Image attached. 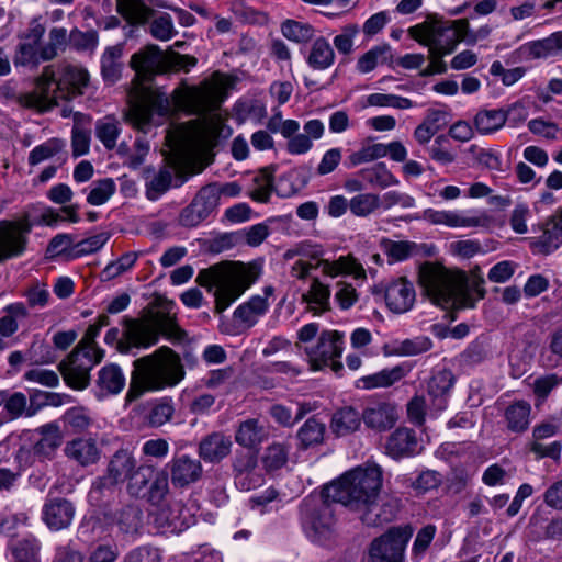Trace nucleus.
I'll list each match as a JSON object with an SVG mask.
<instances>
[{
    "mask_svg": "<svg viewBox=\"0 0 562 562\" xmlns=\"http://www.w3.org/2000/svg\"><path fill=\"white\" fill-rule=\"evenodd\" d=\"M418 282L425 295L445 310L473 308L476 301L485 295L483 278L474 280L470 288L463 272L451 271L431 262L420 266Z\"/></svg>",
    "mask_w": 562,
    "mask_h": 562,
    "instance_id": "nucleus-1",
    "label": "nucleus"
},
{
    "mask_svg": "<svg viewBox=\"0 0 562 562\" xmlns=\"http://www.w3.org/2000/svg\"><path fill=\"white\" fill-rule=\"evenodd\" d=\"M131 383L126 393V401L133 402L146 392H156L173 387L186 375L181 359L169 347H160L148 356L136 359L133 363Z\"/></svg>",
    "mask_w": 562,
    "mask_h": 562,
    "instance_id": "nucleus-2",
    "label": "nucleus"
},
{
    "mask_svg": "<svg viewBox=\"0 0 562 562\" xmlns=\"http://www.w3.org/2000/svg\"><path fill=\"white\" fill-rule=\"evenodd\" d=\"M260 272L256 262H223L199 271L195 281L209 291L215 289V308L222 313L257 281Z\"/></svg>",
    "mask_w": 562,
    "mask_h": 562,
    "instance_id": "nucleus-3",
    "label": "nucleus"
},
{
    "mask_svg": "<svg viewBox=\"0 0 562 562\" xmlns=\"http://www.w3.org/2000/svg\"><path fill=\"white\" fill-rule=\"evenodd\" d=\"M381 487L382 470L376 464H370L355 468L327 484L326 494L350 510L361 513L378 499Z\"/></svg>",
    "mask_w": 562,
    "mask_h": 562,
    "instance_id": "nucleus-4",
    "label": "nucleus"
},
{
    "mask_svg": "<svg viewBox=\"0 0 562 562\" xmlns=\"http://www.w3.org/2000/svg\"><path fill=\"white\" fill-rule=\"evenodd\" d=\"M199 98L196 88L182 85L176 88L171 97L160 90L144 93L135 101L127 113V120L137 130L147 133L148 128L156 124L155 115L162 119L171 110V106L182 110L192 106Z\"/></svg>",
    "mask_w": 562,
    "mask_h": 562,
    "instance_id": "nucleus-5",
    "label": "nucleus"
},
{
    "mask_svg": "<svg viewBox=\"0 0 562 562\" xmlns=\"http://www.w3.org/2000/svg\"><path fill=\"white\" fill-rule=\"evenodd\" d=\"M125 339L135 348H148L159 341L160 336L171 344L189 340L188 333L180 327L176 314L157 312L151 322L126 319Z\"/></svg>",
    "mask_w": 562,
    "mask_h": 562,
    "instance_id": "nucleus-6",
    "label": "nucleus"
},
{
    "mask_svg": "<svg viewBox=\"0 0 562 562\" xmlns=\"http://www.w3.org/2000/svg\"><path fill=\"white\" fill-rule=\"evenodd\" d=\"M334 497L327 496L326 485L321 493H312L300 505V516L305 533L312 541L323 543L334 532L336 525Z\"/></svg>",
    "mask_w": 562,
    "mask_h": 562,
    "instance_id": "nucleus-7",
    "label": "nucleus"
},
{
    "mask_svg": "<svg viewBox=\"0 0 562 562\" xmlns=\"http://www.w3.org/2000/svg\"><path fill=\"white\" fill-rule=\"evenodd\" d=\"M101 348L75 347L66 359L59 362L58 370L65 383L74 390H85L90 384V372L104 358Z\"/></svg>",
    "mask_w": 562,
    "mask_h": 562,
    "instance_id": "nucleus-8",
    "label": "nucleus"
},
{
    "mask_svg": "<svg viewBox=\"0 0 562 562\" xmlns=\"http://www.w3.org/2000/svg\"><path fill=\"white\" fill-rule=\"evenodd\" d=\"M137 461L128 449L116 450L109 460L104 475L98 477L89 492L93 503H101L103 496L113 493L115 486L123 483L134 472Z\"/></svg>",
    "mask_w": 562,
    "mask_h": 562,
    "instance_id": "nucleus-9",
    "label": "nucleus"
},
{
    "mask_svg": "<svg viewBox=\"0 0 562 562\" xmlns=\"http://www.w3.org/2000/svg\"><path fill=\"white\" fill-rule=\"evenodd\" d=\"M413 533L411 525L391 527L371 541L368 562H404L405 549Z\"/></svg>",
    "mask_w": 562,
    "mask_h": 562,
    "instance_id": "nucleus-10",
    "label": "nucleus"
},
{
    "mask_svg": "<svg viewBox=\"0 0 562 562\" xmlns=\"http://www.w3.org/2000/svg\"><path fill=\"white\" fill-rule=\"evenodd\" d=\"M344 350V335L337 330H326L319 336L315 349L308 352L313 370H319L324 366H330L334 371H339L342 364L337 361Z\"/></svg>",
    "mask_w": 562,
    "mask_h": 562,
    "instance_id": "nucleus-11",
    "label": "nucleus"
},
{
    "mask_svg": "<svg viewBox=\"0 0 562 562\" xmlns=\"http://www.w3.org/2000/svg\"><path fill=\"white\" fill-rule=\"evenodd\" d=\"M423 218L434 225H446L448 227H488L493 220L486 212H469L468 214L457 211H437L427 209L423 212Z\"/></svg>",
    "mask_w": 562,
    "mask_h": 562,
    "instance_id": "nucleus-12",
    "label": "nucleus"
},
{
    "mask_svg": "<svg viewBox=\"0 0 562 562\" xmlns=\"http://www.w3.org/2000/svg\"><path fill=\"white\" fill-rule=\"evenodd\" d=\"M562 429V417L550 416L537 424L532 429V439L530 441V451L537 458L560 459L562 446L560 441H553L549 445L541 443L542 440L555 436Z\"/></svg>",
    "mask_w": 562,
    "mask_h": 562,
    "instance_id": "nucleus-13",
    "label": "nucleus"
},
{
    "mask_svg": "<svg viewBox=\"0 0 562 562\" xmlns=\"http://www.w3.org/2000/svg\"><path fill=\"white\" fill-rule=\"evenodd\" d=\"M30 232L29 223L0 221V262L24 252Z\"/></svg>",
    "mask_w": 562,
    "mask_h": 562,
    "instance_id": "nucleus-14",
    "label": "nucleus"
},
{
    "mask_svg": "<svg viewBox=\"0 0 562 562\" xmlns=\"http://www.w3.org/2000/svg\"><path fill=\"white\" fill-rule=\"evenodd\" d=\"M216 209V190L214 187H202L191 203L179 214L178 222L183 227H195Z\"/></svg>",
    "mask_w": 562,
    "mask_h": 562,
    "instance_id": "nucleus-15",
    "label": "nucleus"
},
{
    "mask_svg": "<svg viewBox=\"0 0 562 562\" xmlns=\"http://www.w3.org/2000/svg\"><path fill=\"white\" fill-rule=\"evenodd\" d=\"M175 487L186 488L201 480L203 468L199 459L189 454L176 456L167 464Z\"/></svg>",
    "mask_w": 562,
    "mask_h": 562,
    "instance_id": "nucleus-16",
    "label": "nucleus"
},
{
    "mask_svg": "<svg viewBox=\"0 0 562 562\" xmlns=\"http://www.w3.org/2000/svg\"><path fill=\"white\" fill-rule=\"evenodd\" d=\"M384 449L392 459L400 460L418 454L422 447L414 429L398 427L387 436Z\"/></svg>",
    "mask_w": 562,
    "mask_h": 562,
    "instance_id": "nucleus-17",
    "label": "nucleus"
},
{
    "mask_svg": "<svg viewBox=\"0 0 562 562\" xmlns=\"http://www.w3.org/2000/svg\"><path fill=\"white\" fill-rule=\"evenodd\" d=\"M130 65L137 75L147 78L165 71L168 60L158 45L149 44L132 55Z\"/></svg>",
    "mask_w": 562,
    "mask_h": 562,
    "instance_id": "nucleus-18",
    "label": "nucleus"
},
{
    "mask_svg": "<svg viewBox=\"0 0 562 562\" xmlns=\"http://www.w3.org/2000/svg\"><path fill=\"white\" fill-rule=\"evenodd\" d=\"M316 267L321 269L324 277L352 276L355 280L359 281H363L367 278L363 266L352 255L338 258L326 255L323 260L316 262Z\"/></svg>",
    "mask_w": 562,
    "mask_h": 562,
    "instance_id": "nucleus-19",
    "label": "nucleus"
},
{
    "mask_svg": "<svg viewBox=\"0 0 562 562\" xmlns=\"http://www.w3.org/2000/svg\"><path fill=\"white\" fill-rule=\"evenodd\" d=\"M43 79L46 80L48 87L54 83L60 90L69 88L72 93L82 94L89 83V74L79 66L66 65L58 75L46 68Z\"/></svg>",
    "mask_w": 562,
    "mask_h": 562,
    "instance_id": "nucleus-20",
    "label": "nucleus"
},
{
    "mask_svg": "<svg viewBox=\"0 0 562 562\" xmlns=\"http://www.w3.org/2000/svg\"><path fill=\"white\" fill-rule=\"evenodd\" d=\"M45 27L43 24L32 22L30 29L23 37V41L19 43L16 52L13 58L15 66H37L42 58L40 57L38 44L43 38Z\"/></svg>",
    "mask_w": 562,
    "mask_h": 562,
    "instance_id": "nucleus-21",
    "label": "nucleus"
},
{
    "mask_svg": "<svg viewBox=\"0 0 562 562\" xmlns=\"http://www.w3.org/2000/svg\"><path fill=\"white\" fill-rule=\"evenodd\" d=\"M541 234L531 246L537 254L550 255L562 245V209L550 216L541 226Z\"/></svg>",
    "mask_w": 562,
    "mask_h": 562,
    "instance_id": "nucleus-22",
    "label": "nucleus"
},
{
    "mask_svg": "<svg viewBox=\"0 0 562 562\" xmlns=\"http://www.w3.org/2000/svg\"><path fill=\"white\" fill-rule=\"evenodd\" d=\"M361 419L367 428L378 432L391 429L398 419V411L394 404L386 402L367 406L361 413Z\"/></svg>",
    "mask_w": 562,
    "mask_h": 562,
    "instance_id": "nucleus-23",
    "label": "nucleus"
},
{
    "mask_svg": "<svg viewBox=\"0 0 562 562\" xmlns=\"http://www.w3.org/2000/svg\"><path fill=\"white\" fill-rule=\"evenodd\" d=\"M462 41L464 42V32L454 20L446 26L438 27L431 36L419 42L427 45L429 50H434L437 55H448Z\"/></svg>",
    "mask_w": 562,
    "mask_h": 562,
    "instance_id": "nucleus-24",
    "label": "nucleus"
},
{
    "mask_svg": "<svg viewBox=\"0 0 562 562\" xmlns=\"http://www.w3.org/2000/svg\"><path fill=\"white\" fill-rule=\"evenodd\" d=\"M75 515L72 503L64 497L48 499L43 506V520L50 530H61L71 524Z\"/></svg>",
    "mask_w": 562,
    "mask_h": 562,
    "instance_id": "nucleus-25",
    "label": "nucleus"
},
{
    "mask_svg": "<svg viewBox=\"0 0 562 562\" xmlns=\"http://www.w3.org/2000/svg\"><path fill=\"white\" fill-rule=\"evenodd\" d=\"M270 436L268 426L258 418L240 422L235 431V441L243 448L258 451Z\"/></svg>",
    "mask_w": 562,
    "mask_h": 562,
    "instance_id": "nucleus-26",
    "label": "nucleus"
},
{
    "mask_svg": "<svg viewBox=\"0 0 562 562\" xmlns=\"http://www.w3.org/2000/svg\"><path fill=\"white\" fill-rule=\"evenodd\" d=\"M384 299L387 307L394 313H405L415 302L413 284L405 278L392 281L386 288Z\"/></svg>",
    "mask_w": 562,
    "mask_h": 562,
    "instance_id": "nucleus-27",
    "label": "nucleus"
},
{
    "mask_svg": "<svg viewBox=\"0 0 562 562\" xmlns=\"http://www.w3.org/2000/svg\"><path fill=\"white\" fill-rule=\"evenodd\" d=\"M400 507L397 498H387L381 505L373 501L360 513V520L368 527H379L394 520Z\"/></svg>",
    "mask_w": 562,
    "mask_h": 562,
    "instance_id": "nucleus-28",
    "label": "nucleus"
},
{
    "mask_svg": "<svg viewBox=\"0 0 562 562\" xmlns=\"http://www.w3.org/2000/svg\"><path fill=\"white\" fill-rule=\"evenodd\" d=\"M232 440L222 432H212L199 443V457L209 463H218L225 459L232 449Z\"/></svg>",
    "mask_w": 562,
    "mask_h": 562,
    "instance_id": "nucleus-29",
    "label": "nucleus"
},
{
    "mask_svg": "<svg viewBox=\"0 0 562 562\" xmlns=\"http://www.w3.org/2000/svg\"><path fill=\"white\" fill-rule=\"evenodd\" d=\"M67 458L76 461L81 467L94 464L100 459V449L92 438H76L68 441L64 448Z\"/></svg>",
    "mask_w": 562,
    "mask_h": 562,
    "instance_id": "nucleus-30",
    "label": "nucleus"
},
{
    "mask_svg": "<svg viewBox=\"0 0 562 562\" xmlns=\"http://www.w3.org/2000/svg\"><path fill=\"white\" fill-rule=\"evenodd\" d=\"M516 110L522 111L524 108L518 103H514L507 110H481L474 117V125L480 134H492L502 128L505 125L507 117Z\"/></svg>",
    "mask_w": 562,
    "mask_h": 562,
    "instance_id": "nucleus-31",
    "label": "nucleus"
},
{
    "mask_svg": "<svg viewBox=\"0 0 562 562\" xmlns=\"http://www.w3.org/2000/svg\"><path fill=\"white\" fill-rule=\"evenodd\" d=\"M40 439L33 445V453L43 459H52L63 442L60 428L56 423L45 424L36 429Z\"/></svg>",
    "mask_w": 562,
    "mask_h": 562,
    "instance_id": "nucleus-32",
    "label": "nucleus"
},
{
    "mask_svg": "<svg viewBox=\"0 0 562 562\" xmlns=\"http://www.w3.org/2000/svg\"><path fill=\"white\" fill-rule=\"evenodd\" d=\"M454 383V376L450 370L442 369L432 372L428 382V396L437 411H442L447 406V395Z\"/></svg>",
    "mask_w": 562,
    "mask_h": 562,
    "instance_id": "nucleus-33",
    "label": "nucleus"
},
{
    "mask_svg": "<svg viewBox=\"0 0 562 562\" xmlns=\"http://www.w3.org/2000/svg\"><path fill=\"white\" fill-rule=\"evenodd\" d=\"M159 510L155 515V524L158 528L170 532H179L190 525V517L184 514L186 509L179 503L172 506L158 507Z\"/></svg>",
    "mask_w": 562,
    "mask_h": 562,
    "instance_id": "nucleus-34",
    "label": "nucleus"
},
{
    "mask_svg": "<svg viewBox=\"0 0 562 562\" xmlns=\"http://www.w3.org/2000/svg\"><path fill=\"white\" fill-rule=\"evenodd\" d=\"M126 379L115 363L102 367L98 372L97 389L101 396L116 395L125 387Z\"/></svg>",
    "mask_w": 562,
    "mask_h": 562,
    "instance_id": "nucleus-35",
    "label": "nucleus"
},
{
    "mask_svg": "<svg viewBox=\"0 0 562 562\" xmlns=\"http://www.w3.org/2000/svg\"><path fill=\"white\" fill-rule=\"evenodd\" d=\"M409 372V368L405 364H398L390 369H383L376 373L362 376L358 380L357 386L364 390L379 387H390Z\"/></svg>",
    "mask_w": 562,
    "mask_h": 562,
    "instance_id": "nucleus-36",
    "label": "nucleus"
},
{
    "mask_svg": "<svg viewBox=\"0 0 562 562\" xmlns=\"http://www.w3.org/2000/svg\"><path fill=\"white\" fill-rule=\"evenodd\" d=\"M531 405L524 401L512 403L504 413L506 427L512 432H525L530 425Z\"/></svg>",
    "mask_w": 562,
    "mask_h": 562,
    "instance_id": "nucleus-37",
    "label": "nucleus"
},
{
    "mask_svg": "<svg viewBox=\"0 0 562 562\" xmlns=\"http://www.w3.org/2000/svg\"><path fill=\"white\" fill-rule=\"evenodd\" d=\"M361 414L351 406L338 409L331 417L330 429L338 436H347L359 429Z\"/></svg>",
    "mask_w": 562,
    "mask_h": 562,
    "instance_id": "nucleus-38",
    "label": "nucleus"
},
{
    "mask_svg": "<svg viewBox=\"0 0 562 562\" xmlns=\"http://www.w3.org/2000/svg\"><path fill=\"white\" fill-rule=\"evenodd\" d=\"M358 176L370 187L385 189L400 183L384 162H376L359 170Z\"/></svg>",
    "mask_w": 562,
    "mask_h": 562,
    "instance_id": "nucleus-39",
    "label": "nucleus"
},
{
    "mask_svg": "<svg viewBox=\"0 0 562 562\" xmlns=\"http://www.w3.org/2000/svg\"><path fill=\"white\" fill-rule=\"evenodd\" d=\"M306 61L315 70H325L333 66L335 52L324 36H319L313 42Z\"/></svg>",
    "mask_w": 562,
    "mask_h": 562,
    "instance_id": "nucleus-40",
    "label": "nucleus"
},
{
    "mask_svg": "<svg viewBox=\"0 0 562 562\" xmlns=\"http://www.w3.org/2000/svg\"><path fill=\"white\" fill-rule=\"evenodd\" d=\"M331 291L328 284H325L318 277L311 279L308 291L303 294V300L313 306L319 313L330 310Z\"/></svg>",
    "mask_w": 562,
    "mask_h": 562,
    "instance_id": "nucleus-41",
    "label": "nucleus"
},
{
    "mask_svg": "<svg viewBox=\"0 0 562 562\" xmlns=\"http://www.w3.org/2000/svg\"><path fill=\"white\" fill-rule=\"evenodd\" d=\"M117 12L133 25L144 24L153 15V9L142 0H116Z\"/></svg>",
    "mask_w": 562,
    "mask_h": 562,
    "instance_id": "nucleus-42",
    "label": "nucleus"
},
{
    "mask_svg": "<svg viewBox=\"0 0 562 562\" xmlns=\"http://www.w3.org/2000/svg\"><path fill=\"white\" fill-rule=\"evenodd\" d=\"M268 306L265 297L256 295L248 302L239 305L234 312V317L247 327H251L267 312Z\"/></svg>",
    "mask_w": 562,
    "mask_h": 562,
    "instance_id": "nucleus-43",
    "label": "nucleus"
},
{
    "mask_svg": "<svg viewBox=\"0 0 562 562\" xmlns=\"http://www.w3.org/2000/svg\"><path fill=\"white\" fill-rule=\"evenodd\" d=\"M144 522V514L137 504L124 505L116 515L120 530L127 535H137Z\"/></svg>",
    "mask_w": 562,
    "mask_h": 562,
    "instance_id": "nucleus-44",
    "label": "nucleus"
},
{
    "mask_svg": "<svg viewBox=\"0 0 562 562\" xmlns=\"http://www.w3.org/2000/svg\"><path fill=\"white\" fill-rule=\"evenodd\" d=\"M122 48L119 45L106 47L101 56V74L103 80L113 85L121 78L122 64Z\"/></svg>",
    "mask_w": 562,
    "mask_h": 562,
    "instance_id": "nucleus-45",
    "label": "nucleus"
},
{
    "mask_svg": "<svg viewBox=\"0 0 562 562\" xmlns=\"http://www.w3.org/2000/svg\"><path fill=\"white\" fill-rule=\"evenodd\" d=\"M391 60V46L389 44H381L373 46L371 49L360 56L356 67L360 74H368L375 69L379 65L387 64Z\"/></svg>",
    "mask_w": 562,
    "mask_h": 562,
    "instance_id": "nucleus-46",
    "label": "nucleus"
},
{
    "mask_svg": "<svg viewBox=\"0 0 562 562\" xmlns=\"http://www.w3.org/2000/svg\"><path fill=\"white\" fill-rule=\"evenodd\" d=\"M169 477L165 470H157L149 483L144 498L155 507H161L166 504L169 495Z\"/></svg>",
    "mask_w": 562,
    "mask_h": 562,
    "instance_id": "nucleus-47",
    "label": "nucleus"
},
{
    "mask_svg": "<svg viewBox=\"0 0 562 562\" xmlns=\"http://www.w3.org/2000/svg\"><path fill=\"white\" fill-rule=\"evenodd\" d=\"M151 465L136 467L134 472L127 477L126 491L131 496L144 497L149 483L155 474Z\"/></svg>",
    "mask_w": 562,
    "mask_h": 562,
    "instance_id": "nucleus-48",
    "label": "nucleus"
},
{
    "mask_svg": "<svg viewBox=\"0 0 562 562\" xmlns=\"http://www.w3.org/2000/svg\"><path fill=\"white\" fill-rule=\"evenodd\" d=\"M290 446L284 442H272L261 457V462L267 472H273L283 468L289 460Z\"/></svg>",
    "mask_w": 562,
    "mask_h": 562,
    "instance_id": "nucleus-49",
    "label": "nucleus"
},
{
    "mask_svg": "<svg viewBox=\"0 0 562 562\" xmlns=\"http://www.w3.org/2000/svg\"><path fill=\"white\" fill-rule=\"evenodd\" d=\"M26 360L30 366H43L53 363L56 359L55 352L38 335L33 337L30 347L25 350Z\"/></svg>",
    "mask_w": 562,
    "mask_h": 562,
    "instance_id": "nucleus-50",
    "label": "nucleus"
},
{
    "mask_svg": "<svg viewBox=\"0 0 562 562\" xmlns=\"http://www.w3.org/2000/svg\"><path fill=\"white\" fill-rule=\"evenodd\" d=\"M325 430V424L321 423L315 417L308 418L296 434L301 448L307 449L312 446L322 443Z\"/></svg>",
    "mask_w": 562,
    "mask_h": 562,
    "instance_id": "nucleus-51",
    "label": "nucleus"
},
{
    "mask_svg": "<svg viewBox=\"0 0 562 562\" xmlns=\"http://www.w3.org/2000/svg\"><path fill=\"white\" fill-rule=\"evenodd\" d=\"M40 542L32 536L13 541L10 550L14 562H40Z\"/></svg>",
    "mask_w": 562,
    "mask_h": 562,
    "instance_id": "nucleus-52",
    "label": "nucleus"
},
{
    "mask_svg": "<svg viewBox=\"0 0 562 562\" xmlns=\"http://www.w3.org/2000/svg\"><path fill=\"white\" fill-rule=\"evenodd\" d=\"M432 341L429 337L418 336L411 339H405L393 345V349L387 352L389 355L396 356H417L430 350Z\"/></svg>",
    "mask_w": 562,
    "mask_h": 562,
    "instance_id": "nucleus-53",
    "label": "nucleus"
},
{
    "mask_svg": "<svg viewBox=\"0 0 562 562\" xmlns=\"http://www.w3.org/2000/svg\"><path fill=\"white\" fill-rule=\"evenodd\" d=\"M284 37L297 44H305L313 40L315 29L308 24L295 20H286L281 24Z\"/></svg>",
    "mask_w": 562,
    "mask_h": 562,
    "instance_id": "nucleus-54",
    "label": "nucleus"
},
{
    "mask_svg": "<svg viewBox=\"0 0 562 562\" xmlns=\"http://www.w3.org/2000/svg\"><path fill=\"white\" fill-rule=\"evenodd\" d=\"M175 414V404L171 397L165 396L155 401L147 415V422L151 427H160L171 420Z\"/></svg>",
    "mask_w": 562,
    "mask_h": 562,
    "instance_id": "nucleus-55",
    "label": "nucleus"
},
{
    "mask_svg": "<svg viewBox=\"0 0 562 562\" xmlns=\"http://www.w3.org/2000/svg\"><path fill=\"white\" fill-rule=\"evenodd\" d=\"M381 206V198L375 193H358L350 199V212L357 217H367Z\"/></svg>",
    "mask_w": 562,
    "mask_h": 562,
    "instance_id": "nucleus-56",
    "label": "nucleus"
},
{
    "mask_svg": "<svg viewBox=\"0 0 562 562\" xmlns=\"http://www.w3.org/2000/svg\"><path fill=\"white\" fill-rule=\"evenodd\" d=\"M119 122L112 116H105L95 123V136L106 149H113L120 135Z\"/></svg>",
    "mask_w": 562,
    "mask_h": 562,
    "instance_id": "nucleus-57",
    "label": "nucleus"
},
{
    "mask_svg": "<svg viewBox=\"0 0 562 562\" xmlns=\"http://www.w3.org/2000/svg\"><path fill=\"white\" fill-rule=\"evenodd\" d=\"M66 147V144L64 140L59 138H50L46 140L45 143L35 146L29 155V165L35 166L41 164L44 160H47L55 155L63 151Z\"/></svg>",
    "mask_w": 562,
    "mask_h": 562,
    "instance_id": "nucleus-58",
    "label": "nucleus"
},
{
    "mask_svg": "<svg viewBox=\"0 0 562 562\" xmlns=\"http://www.w3.org/2000/svg\"><path fill=\"white\" fill-rule=\"evenodd\" d=\"M67 44V31L64 27H53L48 34V43L41 47L42 61L52 60Z\"/></svg>",
    "mask_w": 562,
    "mask_h": 562,
    "instance_id": "nucleus-59",
    "label": "nucleus"
},
{
    "mask_svg": "<svg viewBox=\"0 0 562 562\" xmlns=\"http://www.w3.org/2000/svg\"><path fill=\"white\" fill-rule=\"evenodd\" d=\"M138 257L139 252L136 251H128L123 254L120 258L106 265V267L101 272V278L109 281L125 273L133 268Z\"/></svg>",
    "mask_w": 562,
    "mask_h": 562,
    "instance_id": "nucleus-60",
    "label": "nucleus"
},
{
    "mask_svg": "<svg viewBox=\"0 0 562 562\" xmlns=\"http://www.w3.org/2000/svg\"><path fill=\"white\" fill-rule=\"evenodd\" d=\"M115 190L116 186L112 178L93 181L87 195V202L95 206L102 205L115 193Z\"/></svg>",
    "mask_w": 562,
    "mask_h": 562,
    "instance_id": "nucleus-61",
    "label": "nucleus"
},
{
    "mask_svg": "<svg viewBox=\"0 0 562 562\" xmlns=\"http://www.w3.org/2000/svg\"><path fill=\"white\" fill-rule=\"evenodd\" d=\"M110 238L109 233H100L76 243L70 251L69 259H76L101 249Z\"/></svg>",
    "mask_w": 562,
    "mask_h": 562,
    "instance_id": "nucleus-62",
    "label": "nucleus"
},
{
    "mask_svg": "<svg viewBox=\"0 0 562 562\" xmlns=\"http://www.w3.org/2000/svg\"><path fill=\"white\" fill-rule=\"evenodd\" d=\"M149 33L154 38L161 42H167L178 34L172 18L168 13H160L151 20Z\"/></svg>",
    "mask_w": 562,
    "mask_h": 562,
    "instance_id": "nucleus-63",
    "label": "nucleus"
},
{
    "mask_svg": "<svg viewBox=\"0 0 562 562\" xmlns=\"http://www.w3.org/2000/svg\"><path fill=\"white\" fill-rule=\"evenodd\" d=\"M172 175V170L169 167L161 168L146 184L147 198L155 201L167 192L171 186Z\"/></svg>",
    "mask_w": 562,
    "mask_h": 562,
    "instance_id": "nucleus-64",
    "label": "nucleus"
}]
</instances>
